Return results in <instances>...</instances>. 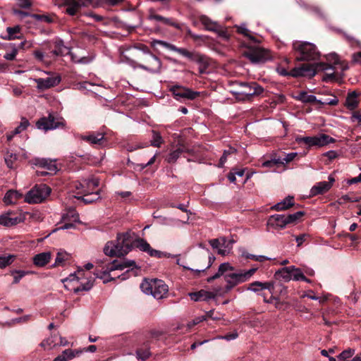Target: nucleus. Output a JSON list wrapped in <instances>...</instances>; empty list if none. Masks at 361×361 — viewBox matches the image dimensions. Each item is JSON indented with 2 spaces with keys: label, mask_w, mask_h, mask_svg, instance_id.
<instances>
[{
  "label": "nucleus",
  "mask_w": 361,
  "mask_h": 361,
  "mask_svg": "<svg viewBox=\"0 0 361 361\" xmlns=\"http://www.w3.org/2000/svg\"><path fill=\"white\" fill-rule=\"evenodd\" d=\"M133 243L134 238L131 233H118L116 240L106 243L104 252L109 257L124 256L133 248Z\"/></svg>",
  "instance_id": "obj_1"
},
{
  "label": "nucleus",
  "mask_w": 361,
  "mask_h": 361,
  "mask_svg": "<svg viewBox=\"0 0 361 361\" xmlns=\"http://www.w3.org/2000/svg\"><path fill=\"white\" fill-rule=\"evenodd\" d=\"M156 43L169 50L177 52L189 60L197 63L199 65V72L201 74L206 72L210 64L209 58L198 51H189L185 48H178L176 46L165 41L157 40Z\"/></svg>",
  "instance_id": "obj_2"
},
{
  "label": "nucleus",
  "mask_w": 361,
  "mask_h": 361,
  "mask_svg": "<svg viewBox=\"0 0 361 361\" xmlns=\"http://www.w3.org/2000/svg\"><path fill=\"white\" fill-rule=\"evenodd\" d=\"M55 4L66 6V13L70 16H75L80 11L81 7L86 6L90 4L100 6L104 3L109 5H116L120 0H54Z\"/></svg>",
  "instance_id": "obj_3"
},
{
  "label": "nucleus",
  "mask_w": 361,
  "mask_h": 361,
  "mask_svg": "<svg viewBox=\"0 0 361 361\" xmlns=\"http://www.w3.org/2000/svg\"><path fill=\"white\" fill-rule=\"evenodd\" d=\"M140 288L143 293L157 300L162 299L169 291L168 286L159 279H145L140 284Z\"/></svg>",
  "instance_id": "obj_4"
},
{
  "label": "nucleus",
  "mask_w": 361,
  "mask_h": 361,
  "mask_svg": "<svg viewBox=\"0 0 361 361\" xmlns=\"http://www.w3.org/2000/svg\"><path fill=\"white\" fill-rule=\"evenodd\" d=\"M293 49L298 53V61H314L319 57L316 46L310 42H295L293 43Z\"/></svg>",
  "instance_id": "obj_5"
},
{
  "label": "nucleus",
  "mask_w": 361,
  "mask_h": 361,
  "mask_svg": "<svg viewBox=\"0 0 361 361\" xmlns=\"http://www.w3.org/2000/svg\"><path fill=\"white\" fill-rule=\"evenodd\" d=\"M331 68L329 66L325 63H304L299 67L293 68L290 73L283 69L281 71H280V74L282 75H290L293 77L303 76L312 78L316 75L317 69L326 71Z\"/></svg>",
  "instance_id": "obj_6"
},
{
  "label": "nucleus",
  "mask_w": 361,
  "mask_h": 361,
  "mask_svg": "<svg viewBox=\"0 0 361 361\" xmlns=\"http://www.w3.org/2000/svg\"><path fill=\"white\" fill-rule=\"evenodd\" d=\"M136 48L142 51L144 54V58L142 59V63H138L137 66L139 68L148 71L149 73H155L160 71L161 67V62L160 59L153 54L149 49V48L143 44H140Z\"/></svg>",
  "instance_id": "obj_7"
},
{
  "label": "nucleus",
  "mask_w": 361,
  "mask_h": 361,
  "mask_svg": "<svg viewBox=\"0 0 361 361\" xmlns=\"http://www.w3.org/2000/svg\"><path fill=\"white\" fill-rule=\"evenodd\" d=\"M135 267V262L133 260H118L115 259L111 262H109L105 265V270L98 271L95 273V276L97 278L103 279L104 283H106L113 279V278L109 277L110 272L115 270H123L126 268L134 267Z\"/></svg>",
  "instance_id": "obj_8"
},
{
  "label": "nucleus",
  "mask_w": 361,
  "mask_h": 361,
  "mask_svg": "<svg viewBox=\"0 0 361 361\" xmlns=\"http://www.w3.org/2000/svg\"><path fill=\"white\" fill-rule=\"evenodd\" d=\"M51 193V188L45 184L35 185L25 196V202L29 204L42 202Z\"/></svg>",
  "instance_id": "obj_9"
},
{
  "label": "nucleus",
  "mask_w": 361,
  "mask_h": 361,
  "mask_svg": "<svg viewBox=\"0 0 361 361\" xmlns=\"http://www.w3.org/2000/svg\"><path fill=\"white\" fill-rule=\"evenodd\" d=\"M240 90L236 92L238 98L241 100H249L252 97L260 95L264 88L257 82H238Z\"/></svg>",
  "instance_id": "obj_10"
},
{
  "label": "nucleus",
  "mask_w": 361,
  "mask_h": 361,
  "mask_svg": "<svg viewBox=\"0 0 361 361\" xmlns=\"http://www.w3.org/2000/svg\"><path fill=\"white\" fill-rule=\"evenodd\" d=\"M256 270V268H252L245 271L225 274V280L227 283V285L225 287V292H229L236 285L248 280L254 274Z\"/></svg>",
  "instance_id": "obj_11"
},
{
  "label": "nucleus",
  "mask_w": 361,
  "mask_h": 361,
  "mask_svg": "<svg viewBox=\"0 0 361 361\" xmlns=\"http://www.w3.org/2000/svg\"><path fill=\"white\" fill-rule=\"evenodd\" d=\"M243 54L252 63H263L271 59L268 50L257 45L250 47Z\"/></svg>",
  "instance_id": "obj_12"
},
{
  "label": "nucleus",
  "mask_w": 361,
  "mask_h": 361,
  "mask_svg": "<svg viewBox=\"0 0 361 361\" xmlns=\"http://www.w3.org/2000/svg\"><path fill=\"white\" fill-rule=\"evenodd\" d=\"M170 91L174 98L180 102L185 100H194L200 95V92L193 91L181 85H173L170 87Z\"/></svg>",
  "instance_id": "obj_13"
},
{
  "label": "nucleus",
  "mask_w": 361,
  "mask_h": 361,
  "mask_svg": "<svg viewBox=\"0 0 361 361\" xmlns=\"http://www.w3.org/2000/svg\"><path fill=\"white\" fill-rule=\"evenodd\" d=\"M37 126L39 129L44 130H54L60 127L65 126V121L63 118H56L52 114H49L47 117L40 118L37 122Z\"/></svg>",
  "instance_id": "obj_14"
},
{
  "label": "nucleus",
  "mask_w": 361,
  "mask_h": 361,
  "mask_svg": "<svg viewBox=\"0 0 361 361\" xmlns=\"http://www.w3.org/2000/svg\"><path fill=\"white\" fill-rule=\"evenodd\" d=\"M133 247H137L141 251L147 252L151 257L161 258L164 254L161 251L151 247L150 245L142 238H134Z\"/></svg>",
  "instance_id": "obj_15"
},
{
  "label": "nucleus",
  "mask_w": 361,
  "mask_h": 361,
  "mask_svg": "<svg viewBox=\"0 0 361 361\" xmlns=\"http://www.w3.org/2000/svg\"><path fill=\"white\" fill-rule=\"evenodd\" d=\"M329 181H321L317 183L310 190V195L316 196L322 195L328 192L332 187L335 182V178L333 176L330 175L328 177Z\"/></svg>",
  "instance_id": "obj_16"
},
{
  "label": "nucleus",
  "mask_w": 361,
  "mask_h": 361,
  "mask_svg": "<svg viewBox=\"0 0 361 361\" xmlns=\"http://www.w3.org/2000/svg\"><path fill=\"white\" fill-rule=\"evenodd\" d=\"M299 268L295 266H290L281 268L276 271L274 276L276 279L285 282L290 281L291 279L295 281V275L298 274Z\"/></svg>",
  "instance_id": "obj_17"
},
{
  "label": "nucleus",
  "mask_w": 361,
  "mask_h": 361,
  "mask_svg": "<svg viewBox=\"0 0 361 361\" xmlns=\"http://www.w3.org/2000/svg\"><path fill=\"white\" fill-rule=\"evenodd\" d=\"M199 19L207 30L216 32L221 36H226V32L217 22L212 20L209 17L204 15L200 16Z\"/></svg>",
  "instance_id": "obj_18"
},
{
  "label": "nucleus",
  "mask_w": 361,
  "mask_h": 361,
  "mask_svg": "<svg viewBox=\"0 0 361 361\" xmlns=\"http://www.w3.org/2000/svg\"><path fill=\"white\" fill-rule=\"evenodd\" d=\"M37 87L39 90H46L56 86L61 82V77L55 75L47 78L35 79Z\"/></svg>",
  "instance_id": "obj_19"
},
{
  "label": "nucleus",
  "mask_w": 361,
  "mask_h": 361,
  "mask_svg": "<svg viewBox=\"0 0 361 361\" xmlns=\"http://www.w3.org/2000/svg\"><path fill=\"white\" fill-rule=\"evenodd\" d=\"M32 164L47 170L50 173H56L58 170L55 161L50 159L35 158L32 160Z\"/></svg>",
  "instance_id": "obj_20"
},
{
  "label": "nucleus",
  "mask_w": 361,
  "mask_h": 361,
  "mask_svg": "<svg viewBox=\"0 0 361 361\" xmlns=\"http://www.w3.org/2000/svg\"><path fill=\"white\" fill-rule=\"evenodd\" d=\"M217 294V293H213L202 289L197 292L190 293L188 295L192 300L198 302L208 301L211 299H215Z\"/></svg>",
  "instance_id": "obj_21"
},
{
  "label": "nucleus",
  "mask_w": 361,
  "mask_h": 361,
  "mask_svg": "<svg viewBox=\"0 0 361 361\" xmlns=\"http://www.w3.org/2000/svg\"><path fill=\"white\" fill-rule=\"evenodd\" d=\"M24 221L21 215H11L10 213L0 216V224L4 226H12Z\"/></svg>",
  "instance_id": "obj_22"
},
{
  "label": "nucleus",
  "mask_w": 361,
  "mask_h": 361,
  "mask_svg": "<svg viewBox=\"0 0 361 361\" xmlns=\"http://www.w3.org/2000/svg\"><path fill=\"white\" fill-rule=\"evenodd\" d=\"M325 64H327L328 66H329L331 68V69H328V70H317V71H316V73L319 71H324V75L322 76V80L324 82H333V81H340L341 80V79L343 78V73H335V69H336V67L335 66H333L329 63H324Z\"/></svg>",
  "instance_id": "obj_23"
},
{
  "label": "nucleus",
  "mask_w": 361,
  "mask_h": 361,
  "mask_svg": "<svg viewBox=\"0 0 361 361\" xmlns=\"http://www.w3.org/2000/svg\"><path fill=\"white\" fill-rule=\"evenodd\" d=\"M80 139L89 142L91 145H99L102 144V141L104 140V134L102 133L92 132L88 135H80Z\"/></svg>",
  "instance_id": "obj_24"
},
{
  "label": "nucleus",
  "mask_w": 361,
  "mask_h": 361,
  "mask_svg": "<svg viewBox=\"0 0 361 361\" xmlns=\"http://www.w3.org/2000/svg\"><path fill=\"white\" fill-rule=\"evenodd\" d=\"M51 258L50 252H44L35 255L32 258L33 264L37 267H43L47 264Z\"/></svg>",
  "instance_id": "obj_25"
},
{
  "label": "nucleus",
  "mask_w": 361,
  "mask_h": 361,
  "mask_svg": "<svg viewBox=\"0 0 361 361\" xmlns=\"http://www.w3.org/2000/svg\"><path fill=\"white\" fill-rule=\"evenodd\" d=\"M268 223L269 224L277 228H283L287 224H288V221L287 220V216L274 214L270 216Z\"/></svg>",
  "instance_id": "obj_26"
},
{
  "label": "nucleus",
  "mask_w": 361,
  "mask_h": 361,
  "mask_svg": "<svg viewBox=\"0 0 361 361\" xmlns=\"http://www.w3.org/2000/svg\"><path fill=\"white\" fill-rule=\"evenodd\" d=\"M79 193L82 194L83 197H79L78 198L82 200L86 204L92 203L100 198L99 191L93 192H90L89 190H84Z\"/></svg>",
  "instance_id": "obj_27"
},
{
  "label": "nucleus",
  "mask_w": 361,
  "mask_h": 361,
  "mask_svg": "<svg viewBox=\"0 0 361 361\" xmlns=\"http://www.w3.org/2000/svg\"><path fill=\"white\" fill-rule=\"evenodd\" d=\"M293 204H294L293 197L288 196L287 197H286L284 200H283L280 202H278L277 204L271 207V209L274 210V211L286 210V209H288V208H290V207L293 206Z\"/></svg>",
  "instance_id": "obj_28"
},
{
  "label": "nucleus",
  "mask_w": 361,
  "mask_h": 361,
  "mask_svg": "<svg viewBox=\"0 0 361 361\" xmlns=\"http://www.w3.org/2000/svg\"><path fill=\"white\" fill-rule=\"evenodd\" d=\"M294 98L305 104H312L317 103L318 104V100L317 97L313 94H308L305 91L300 92L297 95L294 96Z\"/></svg>",
  "instance_id": "obj_29"
},
{
  "label": "nucleus",
  "mask_w": 361,
  "mask_h": 361,
  "mask_svg": "<svg viewBox=\"0 0 361 361\" xmlns=\"http://www.w3.org/2000/svg\"><path fill=\"white\" fill-rule=\"evenodd\" d=\"M149 19L161 22L164 25H170L177 29H180V25L178 23H173L170 18L155 14L152 11H149Z\"/></svg>",
  "instance_id": "obj_30"
},
{
  "label": "nucleus",
  "mask_w": 361,
  "mask_h": 361,
  "mask_svg": "<svg viewBox=\"0 0 361 361\" xmlns=\"http://www.w3.org/2000/svg\"><path fill=\"white\" fill-rule=\"evenodd\" d=\"M335 140L326 134H319L314 136V147H323L334 142Z\"/></svg>",
  "instance_id": "obj_31"
},
{
  "label": "nucleus",
  "mask_w": 361,
  "mask_h": 361,
  "mask_svg": "<svg viewBox=\"0 0 361 361\" xmlns=\"http://www.w3.org/2000/svg\"><path fill=\"white\" fill-rule=\"evenodd\" d=\"M21 27L19 25L14 27H8L6 28L7 35L4 38L7 40H12L15 39H20Z\"/></svg>",
  "instance_id": "obj_32"
},
{
  "label": "nucleus",
  "mask_w": 361,
  "mask_h": 361,
  "mask_svg": "<svg viewBox=\"0 0 361 361\" xmlns=\"http://www.w3.org/2000/svg\"><path fill=\"white\" fill-rule=\"evenodd\" d=\"M80 352L75 351L71 349H66L62 352L61 354L58 355L53 361H68L74 358Z\"/></svg>",
  "instance_id": "obj_33"
},
{
  "label": "nucleus",
  "mask_w": 361,
  "mask_h": 361,
  "mask_svg": "<svg viewBox=\"0 0 361 361\" xmlns=\"http://www.w3.org/2000/svg\"><path fill=\"white\" fill-rule=\"evenodd\" d=\"M23 195L17 190H8L4 197V201L6 204L16 203V200L21 198Z\"/></svg>",
  "instance_id": "obj_34"
},
{
  "label": "nucleus",
  "mask_w": 361,
  "mask_h": 361,
  "mask_svg": "<svg viewBox=\"0 0 361 361\" xmlns=\"http://www.w3.org/2000/svg\"><path fill=\"white\" fill-rule=\"evenodd\" d=\"M345 105L350 110H353L357 108L358 101L357 99V94L355 92H350L348 94Z\"/></svg>",
  "instance_id": "obj_35"
},
{
  "label": "nucleus",
  "mask_w": 361,
  "mask_h": 361,
  "mask_svg": "<svg viewBox=\"0 0 361 361\" xmlns=\"http://www.w3.org/2000/svg\"><path fill=\"white\" fill-rule=\"evenodd\" d=\"M185 151L183 146L178 147L175 150L170 152L167 157L169 163H174L180 157V156Z\"/></svg>",
  "instance_id": "obj_36"
},
{
  "label": "nucleus",
  "mask_w": 361,
  "mask_h": 361,
  "mask_svg": "<svg viewBox=\"0 0 361 361\" xmlns=\"http://www.w3.org/2000/svg\"><path fill=\"white\" fill-rule=\"evenodd\" d=\"M57 338H58L57 334L51 335L50 337L44 340L41 343L40 345L45 349H51L53 347H54L59 344V343L56 342Z\"/></svg>",
  "instance_id": "obj_37"
},
{
  "label": "nucleus",
  "mask_w": 361,
  "mask_h": 361,
  "mask_svg": "<svg viewBox=\"0 0 361 361\" xmlns=\"http://www.w3.org/2000/svg\"><path fill=\"white\" fill-rule=\"evenodd\" d=\"M237 30L238 33L243 35L244 36L247 37L248 39H251L254 42H258L259 41L252 35V33L250 30H249L245 24H241L239 26H236Z\"/></svg>",
  "instance_id": "obj_38"
},
{
  "label": "nucleus",
  "mask_w": 361,
  "mask_h": 361,
  "mask_svg": "<svg viewBox=\"0 0 361 361\" xmlns=\"http://www.w3.org/2000/svg\"><path fill=\"white\" fill-rule=\"evenodd\" d=\"M208 259H209L208 264L203 269H194L190 268L188 267H185L184 265H182V266L183 267L184 269L191 271L192 272L194 273L195 276H197L200 275V274L201 272H204L206 269H209L215 260V257L214 256H209Z\"/></svg>",
  "instance_id": "obj_39"
},
{
  "label": "nucleus",
  "mask_w": 361,
  "mask_h": 361,
  "mask_svg": "<svg viewBox=\"0 0 361 361\" xmlns=\"http://www.w3.org/2000/svg\"><path fill=\"white\" fill-rule=\"evenodd\" d=\"M70 258V255L65 251H60L57 253L54 266H60Z\"/></svg>",
  "instance_id": "obj_40"
},
{
  "label": "nucleus",
  "mask_w": 361,
  "mask_h": 361,
  "mask_svg": "<svg viewBox=\"0 0 361 361\" xmlns=\"http://www.w3.org/2000/svg\"><path fill=\"white\" fill-rule=\"evenodd\" d=\"M93 286L92 279H89L85 283H80V286L74 288V292L78 293L80 291H87L90 290Z\"/></svg>",
  "instance_id": "obj_41"
},
{
  "label": "nucleus",
  "mask_w": 361,
  "mask_h": 361,
  "mask_svg": "<svg viewBox=\"0 0 361 361\" xmlns=\"http://www.w3.org/2000/svg\"><path fill=\"white\" fill-rule=\"evenodd\" d=\"M152 137L151 140V145L156 147H160L164 140L160 133L157 131L152 130Z\"/></svg>",
  "instance_id": "obj_42"
},
{
  "label": "nucleus",
  "mask_w": 361,
  "mask_h": 361,
  "mask_svg": "<svg viewBox=\"0 0 361 361\" xmlns=\"http://www.w3.org/2000/svg\"><path fill=\"white\" fill-rule=\"evenodd\" d=\"M30 271L23 270H13L11 271V275L13 276V283H18L22 278L25 276L30 274Z\"/></svg>",
  "instance_id": "obj_43"
},
{
  "label": "nucleus",
  "mask_w": 361,
  "mask_h": 361,
  "mask_svg": "<svg viewBox=\"0 0 361 361\" xmlns=\"http://www.w3.org/2000/svg\"><path fill=\"white\" fill-rule=\"evenodd\" d=\"M56 49L52 51V54L55 56H62L64 54L67 48L63 45L62 40H59L55 42Z\"/></svg>",
  "instance_id": "obj_44"
},
{
  "label": "nucleus",
  "mask_w": 361,
  "mask_h": 361,
  "mask_svg": "<svg viewBox=\"0 0 361 361\" xmlns=\"http://www.w3.org/2000/svg\"><path fill=\"white\" fill-rule=\"evenodd\" d=\"M4 159L7 166L10 169H13L14 168V163L17 160V155L8 152Z\"/></svg>",
  "instance_id": "obj_45"
},
{
  "label": "nucleus",
  "mask_w": 361,
  "mask_h": 361,
  "mask_svg": "<svg viewBox=\"0 0 361 361\" xmlns=\"http://www.w3.org/2000/svg\"><path fill=\"white\" fill-rule=\"evenodd\" d=\"M296 141L298 143H304L309 147H314V136L298 137Z\"/></svg>",
  "instance_id": "obj_46"
},
{
  "label": "nucleus",
  "mask_w": 361,
  "mask_h": 361,
  "mask_svg": "<svg viewBox=\"0 0 361 361\" xmlns=\"http://www.w3.org/2000/svg\"><path fill=\"white\" fill-rule=\"evenodd\" d=\"M226 243V240L225 238H216L212 239L209 240V244L214 249L220 248L221 247L224 246V245Z\"/></svg>",
  "instance_id": "obj_47"
},
{
  "label": "nucleus",
  "mask_w": 361,
  "mask_h": 361,
  "mask_svg": "<svg viewBox=\"0 0 361 361\" xmlns=\"http://www.w3.org/2000/svg\"><path fill=\"white\" fill-rule=\"evenodd\" d=\"M151 355L150 351L148 348L137 349L136 350V357L138 360H145Z\"/></svg>",
  "instance_id": "obj_48"
},
{
  "label": "nucleus",
  "mask_w": 361,
  "mask_h": 361,
  "mask_svg": "<svg viewBox=\"0 0 361 361\" xmlns=\"http://www.w3.org/2000/svg\"><path fill=\"white\" fill-rule=\"evenodd\" d=\"M63 219H71L73 222H79V214L73 208L70 209L66 215L63 216Z\"/></svg>",
  "instance_id": "obj_49"
},
{
  "label": "nucleus",
  "mask_w": 361,
  "mask_h": 361,
  "mask_svg": "<svg viewBox=\"0 0 361 361\" xmlns=\"http://www.w3.org/2000/svg\"><path fill=\"white\" fill-rule=\"evenodd\" d=\"M338 99L337 97L335 95H333L332 98H328L323 101L321 99L318 100V104H319V105L328 104L330 106H336L338 104Z\"/></svg>",
  "instance_id": "obj_50"
},
{
  "label": "nucleus",
  "mask_w": 361,
  "mask_h": 361,
  "mask_svg": "<svg viewBox=\"0 0 361 361\" xmlns=\"http://www.w3.org/2000/svg\"><path fill=\"white\" fill-rule=\"evenodd\" d=\"M85 183L87 185V190L92 192L99 185V180L97 178L85 179Z\"/></svg>",
  "instance_id": "obj_51"
},
{
  "label": "nucleus",
  "mask_w": 361,
  "mask_h": 361,
  "mask_svg": "<svg viewBox=\"0 0 361 361\" xmlns=\"http://www.w3.org/2000/svg\"><path fill=\"white\" fill-rule=\"evenodd\" d=\"M332 59H334V65H338L340 66V68L342 72L346 71L348 69V66L347 63H344L343 62H341L339 59H338V56L337 54H332L331 55Z\"/></svg>",
  "instance_id": "obj_52"
},
{
  "label": "nucleus",
  "mask_w": 361,
  "mask_h": 361,
  "mask_svg": "<svg viewBox=\"0 0 361 361\" xmlns=\"http://www.w3.org/2000/svg\"><path fill=\"white\" fill-rule=\"evenodd\" d=\"M354 353L355 350L350 348L343 350L338 356V361L347 360V359L351 357L353 355Z\"/></svg>",
  "instance_id": "obj_53"
},
{
  "label": "nucleus",
  "mask_w": 361,
  "mask_h": 361,
  "mask_svg": "<svg viewBox=\"0 0 361 361\" xmlns=\"http://www.w3.org/2000/svg\"><path fill=\"white\" fill-rule=\"evenodd\" d=\"M32 17L37 20L45 22L47 23H51L54 22V18L50 16L33 14Z\"/></svg>",
  "instance_id": "obj_54"
},
{
  "label": "nucleus",
  "mask_w": 361,
  "mask_h": 361,
  "mask_svg": "<svg viewBox=\"0 0 361 361\" xmlns=\"http://www.w3.org/2000/svg\"><path fill=\"white\" fill-rule=\"evenodd\" d=\"M13 258V255L0 256V268H5L11 264Z\"/></svg>",
  "instance_id": "obj_55"
},
{
  "label": "nucleus",
  "mask_w": 361,
  "mask_h": 361,
  "mask_svg": "<svg viewBox=\"0 0 361 361\" xmlns=\"http://www.w3.org/2000/svg\"><path fill=\"white\" fill-rule=\"evenodd\" d=\"M277 164H285L283 158L273 159L269 161H264L263 166L266 167H271Z\"/></svg>",
  "instance_id": "obj_56"
},
{
  "label": "nucleus",
  "mask_w": 361,
  "mask_h": 361,
  "mask_svg": "<svg viewBox=\"0 0 361 361\" xmlns=\"http://www.w3.org/2000/svg\"><path fill=\"white\" fill-rule=\"evenodd\" d=\"M304 215V212L299 211L293 214H290L287 215V220L288 221V224L294 223L300 217Z\"/></svg>",
  "instance_id": "obj_57"
},
{
  "label": "nucleus",
  "mask_w": 361,
  "mask_h": 361,
  "mask_svg": "<svg viewBox=\"0 0 361 361\" xmlns=\"http://www.w3.org/2000/svg\"><path fill=\"white\" fill-rule=\"evenodd\" d=\"M82 275V276L84 275L83 271L78 270V275H76L75 274H71L69 275L68 277H67L66 279L63 280V282L66 283V282H68V281L71 282V281H78L79 279H81Z\"/></svg>",
  "instance_id": "obj_58"
},
{
  "label": "nucleus",
  "mask_w": 361,
  "mask_h": 361,
  "mask_svg": "<svg viewBox=\"0 0 361 361\" xmlns=\"http://www.w3.org/2000/svg\"><path fill=\"white\" fill-rule=\"evenodd\" d=\"M30 123L27 119L25 118H23L21 119L20 125L15 128L16 133H20L22 131L27 129V128L29 126Z\"/></svg>",
  "instance_id": "obj_59"
},
{
  "label": "nucleus",
  "mask_w": 361,
  "mask_h": 361,
  "mask_svg": "<svg viewBox=\"0 0 361 361\" xmlns=\"http://www.w3.org/2000/svg\"><path fill=\"white\" fill-rule=\"evenodd\" d=\"M254 285H258V287H259L260 289H262V290L267 289V290H270L271 292L273 290L274 287V283H271V282L262 283V282H259V281H255V283Z\"/></svg>",
  "instance_id": "obj_60"
},
{
  "label": "nucleus",
  "mask_w": 361,
  "mask_h": 361,
  "mask_svg": "<svg viewBox=\"0 0 361 361\" xmlns=\"http://www.w3.org/2000/svg\"><path fill=\"white\" fill-rule=\"evenodd\" d=\"M17 53H18V48L16 47L15 44H12V50L10 52H7L4 55V58L7 60L12 61L16 58Z\"/></svg>",
  "instance_id": "obj_61"
},
{
  "label": "nucleus",
  "mask_w": 361,
  "mask_h": 361,
  "mask_svg": "<svg viewBox=\"0 0 361 361\" xmlns=\"http://www.w3.org/2000/svg\"><path fill=\"white\" fill-rule=\"evenodd\" d=\"M233 270V267L230 265L229 263L225 262L220 264L218 271L219 274L224 275L228 271Z\"/></svg>",
  "instance_id": "obj_62"
},
{
  "label": "nucleus",
  "mask_w": 361,
  "mask_h": 361,
  "mask_svg": "<svg viewBox=\"0 0 361 361\" xmlns=\"http://www.w3.org/2000/svg\"><path fill=\"white\" fill-rule=\"evenodd\" d=\"M238 336V334L237 331H233L231 333H229L225 336H219L217 337V338L219 339H225L226 341H232V340H235V338H237Z\"/></svg>",
  "instance_id": "obj_63"
},
{
  "label": "nucleus",
  "mask_w": 361,
  "mask_h": 361,
  "mask_svg": "<svg viewBox=\"0 0 361 361\" xmlns=\"http://www.w3.org/2000/svg\"><path fill=\"white\" fill-rule=\"evenodd\" d=\"M360 200V197H350L348 195H343L338 200L339 204H343L344 202H359Z\"/></svg>",
  "instance_id": "obj_64"
}]
</instances>
